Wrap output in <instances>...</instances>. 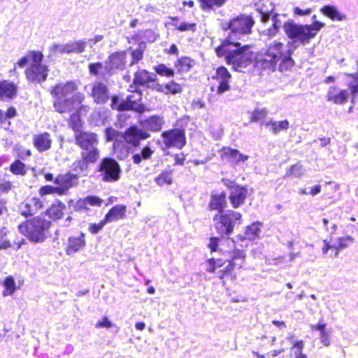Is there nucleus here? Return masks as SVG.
<instances>
[{"label": "nucleus", "mask_w": 358, "mask_h": 358, "mask_svg": "<svg viewBox=\"0 0 358 358\" xmlns=\"http://www.w3.org/2000/svg\"><path fill=\"white\" fill-rule=\"evenodd\" d=\"M293 52V48L287 44L275 40L259 52L256 57V63L257 66L262 69L273 71L278 64L280 71H289L294 65V61L292 58Z\"/></svg>", "instance_id": "1"}, {"label": "nucleus", "mask_w": 358, "mask_h": 358, "mask_svg": "<svg viewBox=\"0 0 358 358\" xmlns=\"http://www.w3.org/2000/svg\"><path fill=\"white\" fill-rule=\"evenodd\" d=\"M77 86L74 82H67L57 85L52 90L55 97L54 108L56 111L60 113L71 112L81 108L85 110L83 102L85 96L81 92H77Z\"/></svg>", "instance_id": "2"}, {"label": "nucleus", "mask_w": 358, "mask_h": 358, "mask_svg": "<svg viewBox=\"0 0 358 358\" xmlns=\"http://www.w3.org/2000/svg\"><path fill=\"white\" fill-rule=\"evenodd\" d=\"M226 199L224 194H214L211 196L209 208L210 210H218L214 216L215 227L220 235H230L237 222L240 223L241 213L232 210L223 211L225 207Z\"/></svg>", "instance_id": "3"}, {"label": "nucleus", "mask_w": 358, "mask_h": 358, "mask_svg": "<svg viewBox=\"0 0 358 358\" xmlns=\"http://www.w3.org/2000/svg\"><path fill=\"white\" fill-rule=\"evenodd\" d=\"M324 27V24L318 21L310 25L299 24L293 21L284 22L282 28L285 35L290 40L287 45L294 51L299 45H305L314 38L317 31Z\"/></svg>", "instance_id": "4"}, {"label": "nucleus", "mask_w": 358, "mask_h": 358, "mask_svg": "<svg viewBox=\"0 0 358 358\" xmlns=\"http://www.w3.org/2000/svg\"><path fill=\"white\" fill-rule=\"evenodd\" d=\"M216 53L219 57L225 55L227 64H231L236 71L248 66L254 58L253 52L248 45L241 47V43L237 42H224L216 49Z\"/></svg>", "instance_id": "5"}, {"label": "nucleus", "mask_w": 358, "mask_h": 358, "mask_svg": "<svg viewBox=\"0 0 358 358\" xmlns=\"http://www.w3.org/2000/svg\"><path fill=\"white\" fill-rule=\"evenodd\" d=\"M50 222L37 216L19 224V232L31 242L42 243L48 237Z\"/></svg>", "instance_id": "6"}, {"label": "nucleus", "mask_w": 358, "mask_h": 358, "mask_svg": "<svg viewBox=\"0 0 358 358\" xmlns=\"http://www.w3.org/2000/svg\"><path fill=\"white\" fill-rule=\"evenodd\" d=\"M74 137L76 144L81 149V157L92 162H96L99 157L97 134L82 131L75 133Z\"/></svg>", "instance_id": "7"}, {"label": "nucleus", "mask_w": 358, "mask_h": 358, "mask_svg": "<svg viewBox=\"0 0 358 358\" xmlns=\"http://www.w3.org/2000/svg\"><path fill=\"white\" fill-rule=\"evenodd\" d=\"M254 24L252 18L248 15H240L231 19L224 29H230L231 32L224 42L234 43L236 39H240L241 36L250 32Z\"/></svg>", "instance_id": "8"}, {"label": "nucleus", "mask_w": 358, "mask_h": 358, "mask_svg": "<svg viewBox=\"0 0 358 358\" xmlns=\"http://www.w3.org/2000/svg\"><path fill=\"white\" fill-rule=\"evenodd\" d=\"M31 64L25 71L28 80L31 83H40L46 80L48 69L46 65L41 64L43 55L41 52H31Z\"/></svg>", "instance_id": "9"}, {"label": "nucleus", "mask_w": 358, "mask_h": 358, "mask_svg": "<svg viewBox=\"0 0 358 358\" xmlns=\"http://www.w3.org/2000/svg\"><path fill=\"white\" fill-rule=\"evenodd\" d=\"M261 21L265 24H269L268 27L264 29L261 34L262 36H266L268 38L275 37L278 33L280 28L282 27L283 22L281 20V15L279 14H273L268 10H263L257 8Z\"/></svg>", "instance_id": "10"}, {"label": "nucleus", "mask_w": 358, "mask_h": 358, "mask_svg": "<svg viewBox=\"0 0 358 358\" xmlns=\"http://www.w3.org/2000/svg\"><path fill=\"white\" fill-rule=\"evenodd\" d=\"M99 171L101 180L106 182H115L120 178V166L112 158L103 159L99 165Z\"/></svg>", "instance_id": "11"}, {"label": "nucleus", "mask_w": 358, "mask_h": 358, "mask_svg": "<svg viewBox=\"0 0 358 358\" xmlns=\"http://www.w3.org/2000/svg\"><path fill=\"white\" fill-rule=\"evenodd\" d=\"M353 242L354 238L350 236L338 238L335 242L333 241L332 237H331L330 241H323L322 253L324 255H329L330 257H336L339 254L340 250L347 248Z\"/></svg>", "instance_id": "12"}, {"label": "nucleus", "mask_w": 358, "mask_h": 358, "mask_svg": "<svg viewBox=\"0 0 358 358\" xmlns=\"http://www.w3.org/2000/svg\"><path fill=\"white\" fill-rule=\"evenodd\" d=\"M163 143L166 148L181 149L185 145V136L183 130L175 129L164 131L162 134Z\"/></svg>", "instance_id": "13"}, {"label": "nucleus", "mask_w": 358, "mask_h": 358, "mask_svg": "<svg viewBox=\"0 0 358 358\" xmlns=\"http://www.w3.org/2000/svg\"><path fill=\"white\" fill-rule=\"evenodd\" d=\"M126 58L125 51L115 52L111 54L106 65L107 73L110 74L113 69H123L126 65Z\"/></svg>", "instance_id": "14"}, {"label": "nucleus", "mask_w": 358, "mask_h": 358, "mask_svg": "<svg viewBox=\"0 0 358 358\" xmlns=\"http://www.w3.org/2000/svg\"><path fill=\"white\" fill-rule=\"evenodd\" d=\"M149 136L148 133L136 127L129 128L124 134L125 141L134 147L139 145L141 140L146 139Z\"/></svg>", "instance_id": "15"}, {"label": "nucleus", "mask_w": 358, "mask_h": 358, "mask_svg": "<svg viewBox=\"0 0 358 358\" xmlns=\"http://www.w3.org/2000/svg\"><path fill=\"white\" fill-rule=\"evenodd\" d=\"M78 177L72 173H65L59 175L55 180V184L58 185L62 194H65L68 190L77 184Z\"/></svg>", "instance_id": "16"}, {"label": "nucleus", "mask_w": 358, "mask_h": 358, "mask_svg": "<svg viewBox=\"0 0 358 358\" xmlns=\"http://www.w3.org/2000/svg\"><path fill=\"white\" fill-rule=\"evenodd\" d=\"M43 207L40 199L32 197L27 199L20 205L21 215L27 217L36 214Z\"/></svg>", "instance_id": "17"}, {"label": "nucleus", "mask_w": 358, "mask_h": 358, "mask_svg": "<svg viewBox=\"0 0 358 358\" xmlns=\"http://www.w3.org/2000/svg\"><path fill=\"white\" fill-rule=\"evenodd\" d=\"M157 76L153 73L140 69L134 74V83L136 86L151 87L153 83H157Z\"/></svg>", "instance_id": "18"}, {"label": "nucleus", "mask_w": 358, "mask_h": 358, "mask_svg": "<svg viewBox=\"0 0 358 358\" xmlns=\"http://www.w3.org/2000/svg\"><path fill=\"white\" fill-rule=\"evenodd\" d=\"M230 78L231 75L226 68L222 66L217 69L216 75L213 78L216 79L219 83L217 89L218 94H221L229 90V80Z\"/></svg>", "instance_id": "19"}, {"label": "nucleus", "mask_w": 358, "mask_h": 358, "mask_svg": "<svg viewBox=\"0 0 358 358\" xmlns=\"http://www.w3.org/2000/svg\"><path fill=\"white\" fill-rule=\"evenodd\" d=\"M350 93L346 90H341L335 87H329L327 98L329 101L335 104H343L349 98Z\"/></svg>", "instance_id": "20"}, {"label": "nucleus", "mask_w": 358, "mask_h": 358, "mask_svg": "<svg viewBox=\"0 0 358 358\" xmlns=\"http://www.w3.org/2000/svg\"><path fill=\"white\" fill-rule=\"evenodd\" d=\"M91 95L97 103H103L109 98L108 90L106 85L101 82L94 83Z\"/></svg>", "instance_id": "21"}, {"label": "nucleus", "mask_w": 358, "mask_h": 358, "mask_svg": "<svg viewBox=\"0 0 358 358\" xmlns=\"http://www.w3.org/2000/svg\"><path fill=\"white\" fill-rule=\"evenodd\" d=\"M85 244V235L84 233H80L78 236H70L68 238L66 254L71 255L83 248Z\"/></svg>", "instance_id": "22"}, {"label": "nucleus", "mask_w": 358, "mask_h": 358, "mask_svg": "<svg viewBox=\"0 0 358 358\" xmlns=\"http://www.w3.org/2000/svg\"><path fill=\"white\" fill-rule=\"evenodd\" d=\"M33 143L35 148L41 152L49 150L52 145L50 134L44 132L35 134L33 136Z\"/></svg>", "instance_id": "23"}, {"label": "nucleus", "mask_w": 358, "mask_h": 358, "mask_svg": "<svg viewBox=\"0 0 358 358\" xmlns=\"http://www.w3.org/2000/svg\"><path fill=\"white\" fill-rule=\"evenodd\" d=\"M247 192L248 191L245 187L239 186L232 187L229 199L234 208H238L243 203L247 196Z\"/></svg>", "instance_id": "24"}, {"label": "nucleus", "mask_w": 358, "mask_h": 358, "mask_svg": "<svg viewBox=\"0 0 358 358\" xmlns=\"http://www.w3.org/2000/svg\"><path fill=\"white\" fill-rule=\"evenodd\" d=\"M127 206L124 205H116L113 207L105 215V222L107 223L122 220L126 217Z\"/></svg>", "instance_id": "25"}, {"label": "nucleus", "mask_w": 358, "mask_h": 358, "mask_svg": "<svg viewBox=\"0 0 358 358\" xmlns=\"http://www.w3.org/2000/svg\"><path fill=\"white\" fill-rule=\"evenodd\" d=\"M152 88L157 90V92H162L166 94H176L182 92V87L180 85L174 81H171L166 85L153 83Z\"/></svg>", "instance_id": "26"}, {"label": "nucleus", "mask_w": 358, "mask_h": 358, "mask_svg": "<svg viewBox=\"0 0 358 358\" xmlns=\"http://www.w3.org/2000/svg\"><path fill=\"white\" fill-rule=\"evenodd\" d=\"M141 124L148 130L158 131L162 129L164 124V120L163 117L160 116L152 115L141 121Z\"/></svg>", "instance_id": "27"}, {"label": "nucleus", "mask_w": 358, "mask_h": 358, "mask_svg": "<svg viewBox=\"0 0 358 358\" xmlns=\"http://www.w3.org/2000/svg\"><path fill=\"white\" fill-rule=\"evenodd\" d=\"M85 110L84 108H80L78 110H73L71 113H72L70 115L69 118V125L73 129V130L76 133L77 131H80V129L81 127V120L80 116L81 115L85 114L89 108L88 106H85Z\"/></svg>", "instance_id": "28"}, {"label": "nucleus", "mask_w": 358, "mask_h": 358, "mask_svg": "<svg viewBox=\"0 0 358 358\" xmlns=\"http://www.w3.org/2000/svg\"><path fill=\"white\" fill-rule=\"evenodd\" d=\"M17 92L15 85L6 80L0 83V100L13 99Z\"/></svg>", "instance_id": "29"}, {"label": "nucleus", "mask_w": 358, "mask_h": 358, "mask_svg": "<svg viewBox=\"0 0 358 358\" xmlns=\"http://www.w3.org/2000/svg\"><path fill=\"white\" fill-rule=\"evenodd\" d=\"M131 100V97H127L126 100L120 99L117 96H113L111 100V107L117 110H127L128 108H134L136 106Z\"/></svg>", "instance_id": "30"}, {"label": "nucleus", "mask_w": 358, "mask_h": 358, "mask_svg": "<svg viewBox=\"0 0 358 358\" xmlns=\"http://www.w3.org/2000/svg\"><path fill=\"white\" fill-rule=\"evenodd\" d=\"M223 155L236 164L244 162L249 159L248 155L241 154L238 150L230 148H223Z\"/></svg>", "instance_id": "31"}, {"label": "nucleus", "mask_w": 358, "mask_h": 358, "mask_svg": "<svg viewBox=\"0 0 358 358\" xmlns=\"http://www.w3.org/2000/svg\"><path fill=\"white\" fill-rule=\"evenodd\" d=\"M320 11L332 20L343 21L345 20V15L340 13L335 6H325L322 7Z\"/></svg>", "instance_id": "32"}, {"label": "nucleus", "mask_w": 358, "mask_h": 358, "mask_svg": "<svg viewBox=\"0 0 358 358\" xmlns=\"http://www.w3.org/2000/svg\"><path fill=\"white\" fill-rule=\"evenodd\" d=\"M199 1L202 10L210 11L222 7L227 0H199Z\"/></svg>", "instance_id": "33"}, {"label": "nucleus", "mask_w": 358, "mask_h": 358, "mask_svg": "<svg viewBox=\"0 0 358 358\" xmlns=\"http://www.w3.org/2000/svg\"><path fill=\"white\" fill-rule=\"evenodd\" d=\"M262 224L259 222L252 223L248 226L245 231V238L252 241L259 237L262 231Z\"/></svg>", "instance_id": "34"}, {"label": "nucleus", "mask_w": 358, "mask_h": 358, "mask_svg": "<svg viewBox=\"0 0 358 358\" xmlns=\"http://www.w3.org/2000/svg\"><path fill=\"white\" fill-rule=\"evenodd\" d=\"M266 127H268L273 134H278L282 130H287L289 128V123L287 120L275 122L269 120L264 122Z\"/></svg>", "instance_id": "35"}, {"label": "nucleus", "mask_w": 358, "mask_h": 358, "mask_svg": "<svg viewBox=\"0 0 358 358\" xmlns=\"http://www.w3.org/2000/svg\"><path fill=\"white\" fill-rule=\"evenodd\" d=\"M245 255L242 250H235L233 251L229 266L232 268H241L245 262Z\"/></svg>", "instance_id": "36"}, {"label": "nucleus", "mask_w": 358, "mask_h": 358, "mask_svg": "<svg viewBox=\"0 0 358 358\" xmlns=\"http://www.w3.org/2000/svg\"><path fill=\"white\" fill-rule=\"evenodd\" d=\"M153 153L154 150H152L149 146H145L142 149L141 153H136L133 155V162L135 164H139L143 159L147 160L150 159Z\"/></svg>", "instance_id": "37"}, {"label": "nucleus", "mask_w": 358, "mask_h": 358, "mask_svg": "<svg viewBox=\"0 0 358 358\" xmlns=\"http://www.w3.org/2000/svg\"><path fill=\"white\" fill-rule=\"evenodd\" d=\"M312 329L320 331V341L324 346H329L330 345V332L327 331L325 324L320 323L317 325H313Z\"/></svg>", "instance_id": "38"}, {"label": "nucleus", "mask_w": 358, "mask_h": 358, "mask_svg": "<svg viewBox=\"0 0 358 358\" xmlns=\"http://www.w3.org/2000/svg\"><path fill=\"white\" fill-rule=\"evenodd\" d=\"M67 50L66 53H81L83 52L86 47V43L84 41H77L66 43Z\"/></svg>", "instance_id": "39"}, {"label": "nucleus", "mask_w": 358, "mask_h": 358, "mask_svg": "<svg viewBox=\"0 0 358 358\" xmlns=\"http://www.w3.org/2000/svg\"><path fill=\"white\" fill-rule=\"evenodd\" d=\"M172 171H166L160 173L155 180V182L159 186H163L164 185H171L172 183Z\"/></svg>", "instance_id": "40"}, {"label": "nucleus", "mask_w": 358, "mask_h": 358, "mask_svg": "<svg viewBox=\"0 0 358 358\" xmlns=\"http://www.w3.org/2000/svg\"><path fill=\"white\" fill-rule=\"evenodd\" d=\"M304 343L302 341L295 342L291 348V356L294 355V358H307L306 355L303 353Z\"/></svg>", "instance_id": "41"}, {"label": "nucleus", "mask_w": 358, "mask_h": 358, "mask_svg": "<svg viewBox=\"0 0 358 358\" xmlns=\"http://www.w3.org/2000/svg\"><path fill=\"white\" fill-rule=\"evenodd\" d=\"M4 290L3 291V295L7 296L13 294L16 289L15 282L13 277H7L3 282Z\"/></svg>", "instance_id": "42"}, {"label": "nucleus", "mask_w": 358, "mask_h": 358, "mask_svg": "<svg viewBox=\"0 0 358 358\" xmlns=\"http://www.w3.org/2000/svg\"><path fill=\"white\" fill-rule=\"evenodd\" d=\"M10 171L15 175H24L26 173L25 164L20 160H16L10 164Z\"/></svg>", "instance_id": "43"}, {"label": "nucleus", "mask_w": 358, "mask_h": 358, "mask_svg": "<svg viewBox=\"0 0 358 358\" xmlns=\"http://www.w3.org/2000/svg\"><path fill=\"white\" fill-rule=\"evenodd\" d=\"M304 172V170L302 167V166L299 164H296L294 165H292L289 167V169H287L285 176L289 177L293 176L295 178H300L303 176Z\"/></svg>", "instance_id": "44"}, {"label": "nucleus", "mask_w": 358, "mask_h": 358, "mask_svg": "<svg viewBox=\"0 0 358 358\" xmlns=\"http://www.w3.org/2000/svg\"><path fill=\"white\" fill-rule=\"evenodd\" d=\"M154 69L157 74L162 76L173 77L174 76V71L172 69L168 68L164 64L155 66Z\"/></svg>", "instance_id": "45"}, {"label": "nucleus", "mask_w": 358, "mask_h": 358, "mask_svg": "<svg viewBox=\"0 0 358 358\" xmlns=\"http://www.w3.org/2000/svg\"><path fill=\"white\" fill-rule=\"evenodd\" d=\"M89 71L91 74L94 76L101 75L103 76H105V73L103 72V70L106 71V66H103L100 62L91 63L88 66ZM107 73L106 71H105Z\"/></svg>", "instance_id": "46"}, {"label": "nucleus", "mask_w": 358, "mask_h": 358, "mask_svg": "<svg viewBox=\"0 0 358 358\" xmlns=\"http://www.w3.org/2000/svg\"><path fill=\"white\" fill-rule=\"evenodd\" d=\"M88 163L92 162L81 157V159L77 160L73 164V169L78 173H82L87 170Z\"/></svg>", "instance_id": "47"}, {"label": "nucleus", "mask_w": 358, "mask_h": 358, "mask_svg": "<svg viewBox=\"0 0 358 358\" xmlns=\"http://www.w3.org/2000/svg\"><path fill=\"white\" fill-rule=\"evenodd\" d=\"M267 110L266 108H257L250 113V121L258 122L267 115Z\"/></svg>", "instance_id": "48"}, {"label": "nucleus", "mask_w": 358, "mask_h": 358, "mask_svg": "<svg viewBox=\"0 0 358 358\" xmlns=\"http://www.w3.org/2000/svg\"><path fill=\"white\" fill-rule=\"evenodd\" d=\"M173 25L180 31H190L194 32L196 30V24L195 23H189V22H180L178 23L177 22L173 23Z\"/></svg>", "instance_id": "49"}, {"label": "nucleus", "mask_w": 358, "mask_h": 358, "mask_svg": "<svg viewBox=\"0 0 358 358\" xmlns=\"http://www.w3.org/2000/svg\"><path fill=\"white\" fill-rule=\"evenodd\" d=\"M143 46L141 45H139V47L135 50H133L131 51V57L132 61L131 62V65H134L138 62L139 60H141L143 57Z\"/></svg>", "instance_id": "50"}, {"label": "nucleus", "mask_w": 358, "mask_h": 358, "mask_svg": "<svg viewBox=\"0 0 358 358\" xmlns=\"http://www.w3.org/2000/svg\"><path fill=\"white\" fill-rule=\"evenodd\" d=\"M39 192H40V194L42 196L46 195V194H57L59 195H62V193L60 192L58 185L57 187L49 186V185L42 187L40 189Z\"/></svg>", "instance_id": "51"}, {"label": "nucleus", "mask_w": 358, "mask_h": 358, "mask_svg": "<svg viewBox=\"0 0 358 358\" xmlns=\"http://www.w3.org/2000/svg\"><path fill=\"white\" fill-rule=\"evenodd\" d=\"M31 61V52L26 56L22 57L16 64H15V66L13 70L10 71V73H15L16 67L18 66L20 68L24 67L29 62Z\"/></svg>", "instance_id": "52"}, {"label": "nucleus", "mask_w": 358, "mask_h": 358, "mask_svg": "<svg viewBox=\"0 0 358 358\" xmlns=\"http://www.w3.org/2000/svg\"><path fill=\"white\" fill-rule=\"evenodd\" d=\"M66 50H67L66 44H54L50 47V52L54 55L66 53Z\"/></svg>", "instance_id": "53"}, {"label": "nucleus", "mask_w": 358, "mask_h": 358, "mask_svg": "<svg viewBox=\"0 0 358 358\" xmlns=\"http://www.w3.org/2000/svg\"><path fill=\"white\" fill-rule=\"evenodd\" d=\"M86 201L87 204V207L89 206H101L103 200L97 196H89L86 197Z\"/></svg>", "instance_id": "54"}, {"label": "nucleus", "mask_w": 358, "mask_h": 358, "mask_svg": "<svg viewBox=\"0 0 358 358\" xmlns=\"http://www.w3.org/2000/svg\"><path fill=\"white\" fill-rule=\"evenodd\" d=\"M106 224H107V222H105V219L103 218L98 224H91L89 227V231L90 233L96 234L102 229V228L104 227Z\"/></svg>", "instance_id": "55"}, {"label": "nucleus", "mask_w": 358, "mask_h": 358, "mask_svg": "<svg viewBox=\"0 0 358 358\" xmlns=\"http://www.w3.org/2000/svg\"><path fill=\"white\" fill-rule=\"evenodd\" d=\"M107 141H115L119 136V132L113 128H108L105 131Z\"/></svg>", "instance_id": "56"}, {"label": "nucleus", "mask_w": 358, "mask_h": 358, "mask_svg": "<svg viewBox=\"0 0 358 358\" xmlns=\"http://www.w3.org/2000/svg\"><path fill=\"white\" fill-rule=\"evenodd\" d=\"M13 188V183L9 180H0V193H8Z\"/></svg>", "instance_id": "57"}, {"label": "nucleus", "mask_w": 358, "mask_h": 358, "mask_svg": "<svg viewBox=\"0 0 358 358\" xmlns=\"http://www.w3.org/2000/svg\"><path fill=\"white\" fill-rule=\"evenodd\" d=\"M178 65H180V71H188L191 68L190 60L187 58L182 59L178 62Z\"/></svg>", "instance_id": "58"}, {"label": "nucleus", "mask_w": 358, "mask_h": 358, "mask_svg": "<svg viewBox=\"0 0 358 358\" xmlns=\"http://www.w3.org/2000/svg\"><path fill=\"white\" fill-rule=\"evenodd\" d=\"M73 207H74L75 210H88L89 208L87 207L86 197L83 198V199H78L76 202Z\"/></svg>", "instance_id": "59"}, {"label": "nucleus", "mask_w": 358, "mask_h": 358, "mask_svg": "<svg viewBox=\"0 0 358 358\" xmlns=\"http://www.w3.org/2000/svg\"><path fill=\"white\" fill-rule=\"evenodd\" d=\"M113 323L108 319V317H104L101 321H99L96 324V328H110L113 327Z\"/></svg>", "instance_id": "60"}, {"label": "nucleus", "mask_w": 358, "mask_h": 358, "mask_svg": "<svg viewBox=\"0 0 358 358\" xmlns=\"http://www.w3.org/2000/svg\"><path fill=\"white\" fill-rule=\"evenodd\" d=\"M127 97H131V100L135 101L134 105L135 104L136 106L134 108H128V110H137L140 107L139 102L141 100V94L138 92H136L131 95L128 96Z\"/></svg>", "instance_id": "61"}, {"label": "nucleus", "mask_w": 358, "mask_h": 358, "mask_svg": "<svg viewBox=\"0 0 358 358\" xmlns=\"http://www.w3.org/2000/svg\"><path fill=\"white\" fill-rule=\"evenodd\" d=\"M62 208L60 206H52L50 210L51 216H52L55 219L60 218L62 215Z\"/></svg>", "instance_id": "62"}, {"label": "nucleus", "mask_w": 358, "mask_h": 358, "mask_svg": "<svg viewBox=\"0 0 358 358\" xmlns=\"http://www.w3.org/2000/svg\"><path fill=\"white\" fill-rule=\"evenodd\" d=\"M219 239L217 238H210L208 247L210 248L211 252H215L217 250Z\"/></svg>", "instance_id": "63"}, {"label": "nucleus", "mask_w": 358, "mask_h": 358, "mask_svg": "<svg viewBox=\"0 0 358 358\" xmlns=\"http://www.w3.org/2000/svg\"><path fill=\"white\" fill-rule=\"evenodd\" d=\"M311 13H312L311 8H307L306 10H303L299 7H295L294 9V13L297 15H309Z\"/></svg>", "instance_id": "64"}]
</instances>
